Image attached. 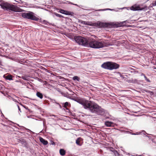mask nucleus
I'll return each instance as SVG.
<instances>
[{
	"label": "nucleus",
	"mask_w": 156,
	"mask_h": 156,
	"mask_svg": "<svg viewBox=\"0 0 156 156\" xmlns=\"http://www.w3.org/2000/svg\"><path fill=\"white\" fill-rule=\"evenodd\" d=\"M74 39L80 45L84 46L88 45V42L87 39L81 36L75 37Z\"/></svg>",
	"instance_id": "nucleus-6"
},
{
	"label": "nucleus",
	"mask_w": 156,
	"mask_h": 156,
	"mask_svg": "<svg viewBox=\"0 0 156 156\" xmlns=\"http://www.w3.org/2000/svg\"><path fill=\"white\" fill-rule=\"evenodd\" d=\"M87 24L95 27H96L101 28V27H107L109 26V24L106 23H103L98 21L95 23H92L91 24Z\"/></svg>",
	"instance_id": "nucleus-7"
},
{
	"label": "nucleus",
	"mask_w": 156,
	"mask_h": 156,
	"mask_svg": "<svg viewBox=\"0 0 156 156\" xmlns=\"http://www.w3.org/2000/svg\"><path fill=\"white\" fill-rule=\"evenodd\" d=\"M69 106H70V104H69L68 102H66L64 103L63 107L67 109V107H69Z\"/></svg>",
	"instance_id": "nucleus-17"
},
{
	"label": "nucleus",
	"mask_w": 156,
	"mask_h": 156,
	"mask_svg": "<svg viewBox=\"0 0 156 156\" xmlns=\"http://www.w3.org/2000/svg\"><path fill=\"white\" fill-rule=\"evenodd\" d=\"M36 95L37 97L41 99H42L43 98V95L42 94L39 92H37Z\"/></svg>",
	"instance_id": "nucleus-15"
},
{
	"label": "nucleus",
	"mask_w": 156,
	"mask_h": 156,
	"mask_svg": "<svg viewBox=\"0 0 156 156\" xmlns=\"http://www.w3.org/2000/svg\"><path fill=\"white\" fill-rule=\"evenodd\" d=\"M51 144H52V145H55V143L53 141H52L51 142Z\"/></svg>",
	"instance_id": "nucleus-21"
},
{
	"label": "nucleus",
	"mask_w": 156,
	"mask_h": 156,
	"mask_svg": "<svg viewBox=\"0 0 156 156\" xmlns=\"http://www.w3.org/2000/svg\"><path fill=\"white\" fill-rule=\"evenodd\" d=\"M22 16L24 18L34 21H37L39 20V18L36 16L34 13L31 12L22 13Z\"/></svg>",
	"instance_id": "nucleus-5"
},
{
	"label": "nucleus",
	"mask_w": 156,
	"mask_h": 156,
	"mask_svg": "<svg viewBox=\"0 0 156 156\" xmlns=\"http://www.w3.org/2000/svg\"><path fill=\"white\" fill-rule=\"evenodd\" d=\"M18 109H19V111H20V112H21V111L20 108V107H19L18 105Z\"/></svg>",
	"instance_id": "nucleus-22"
},
{
	"label": "nucleus",
	"mask_w": 156,
	"mask_h": 156,
	"mask_svg": "<svg viewBox=\"0 0 156 156\" xmlns=\"http://www.w3.org/2000/svg\"><path fill=\"white\" fill-rule=\"evenodd\" d=\"M19 142L21 143V144L24 146L25 147H27V143L26 141L23 139H21L19 140Z\"/></svg>",
	"instance_id": "nucleus-10"
},
{
	"label": "nucleus",
	"mask_w": 156,
	"mask_h": 156,
	"mask_svg": "<svg viewBox=\"0 0 156 156\" xmlns=\"http://www.w3.org/2000/svg\"><path fill=\"white\" fill-rule=\"evenodd\" d=\"M74 100L82 105L85 109H88L92 113L98 115H103L105 113L104 110L94 102L86 100L82 98H77Z\"/></svg>",
	"instance_id": "nucleus-1"
},
{
	"label": "nucleus",
	"mask_w": 156,
	"mask_h": 156,
	"mask_svg": "<svg viewBox=\"0 0 156 156\" xmlns=\"http://www.w3.org/2000/svg\"><path fill=\"white\" fill-rule=\"evenodd\" d=\"M101 67L104 69L112 70L118 69L119 67V65L112 62H107L103 63Z\"/></svg>",
	"instance_id": "nucleus-4"
},
{
	"label": "nucleus",
	"mask_w": 156,
	"mask_h": 156,
	"mask_svg": "<svg viewBox=\"0 0 156 156\" xmlns=\"http://www.w3.org/2000/svg\"><path fill=\"white\" fill-rule=\"evenodd\" d=\"M144 77L147 81L149 82H150V80L148 79L145 76H144Z\"/></svg>",
	"instance_id": "nucleus-20"
},
{
	"label": "nucleus",
	"mask_w": 156,
	"mask_h": 156,
	"mask_svg": "<svg viewBox=\"0 0 156 156\" xmlns=\"http://www.w3.org/2000/svg\"><path fill=\"white\" fill-rule=\"evenodd\" d=\"M59 153L62 156H64L66 153V151L63 149H61L59 150Z\"/></svg>",
	"instance_id": "nucleus-14"
},
{
	"label": "nucleus",
	"mask_w": 156,
	"mask_h": 156,
	"mask_svg": "<svg viewBox=\"0 0 156 156\" xmlns=\"http://www.w3.org/2000/svg\"><path fill=\"white\" fill-rule=\"evenodd\" d=\"M4 77L6 80H13L12 76L11 75H8L6 76L4 75Z\"/></svg>",
	"instance_id": "nucleus-13"
},
{
	"label": "nucleus",
	"mask_w": 156,
	"mask_h": 156,
	"mask_svg": "<svg viewBox=\"0 0 156 156\" xmlns=\"http://www.w3.org/2000/svg\"><path fill=\"white\" fill-rule=\"evenodd\" d=\"M0 5L1 8L5 10L11 11L15 12H20L21 9L18 6L6 2H2L1 3Z\"/></svg>",
	"instance_id": "nucleus-2"
},
{
	"label": "nucleus",
	"mask_w": 156,
	"mask_h": 156,
	"mask_svg": "<svg viewBox=\"0 0 156 156\" xmlns=\"http://www.w3.org/2000/svg\"><path fill=\"white\" fill-rule=\"evenodd\" d=\"M81 140L82 139L80 137L77 138V139L76 140V144L79 146H81V144H80V142Z\"/></svg>",
	"instance_id": "nucleus-16"
},
{
	"label": "nucleus",
	"mask_w": 156,
	"mask_h": 156,
	"mask_svg": "<svg viewBox=\"0 0 156 156\" xmlns=\"http://www.w3.org/2000/svg\"><path fill=\"white\" fill-rule=\"evenodd\" d=\"M59 12L66 15H72L73 14L72 12H69L62 9H59Z\"/></svg>",
	"instance_id": "nucleus-9"
},
{
	"label": "nucleus",
	"mask_w": 156,
	"mask_h": 156,
	"mask_svg": "<svg viewBox=\"0 0 156 156\" xmlns=\"http://www.w3.org/2000/svg\"><path fill=\"white\" fill-rule=\"evenodd\" d=\"M55 15L57 17H60V18H63L64 16H62L61 15L59 14L58 13H54Z\"/></svg>",
	"instance_id": "nucleus-18"
},
{
	"label": "nucleus",
	"mask_w": 156,
	"mask_h": 156,
	"mask_svg": "<svg viewBox=\"0 0 156 156\" xmlns=\"http://www.w3.org/2000/svg\"><path fill=\"white\" fill-rule=\"evenodd\" d=\"M73 79L74 80H77L78 81H79V80H80V78H79V77H78V76H74L73 78Z\"/></svg>",
	"instance_id": "nucleus-19"
},
{
	"label": "nucleus",
	"mask_w": 156,
	"mask_h": 156,
	"mask_svg": "<svg viewBox=\"0 0 156 156\" xmlns=\"http://www.w3.org/2000/svg\"><path fill=\"white\" fill-rule=\"evenodd\" d=\"M89 46L92 48H99L107 47L108 44L104 41H100L93 40L88 42Z\"/></svg>",
	"instance_id": "nucleus-3"
},
{
	"label": "nucleus",
	"mask_w": 156,
	"mask_h": 156,
	"mask_svg": "<svg viewBox=\"0 0 156 156\" xmlns=\"http://www.w3.org/2000/svg\"><path fill=\"white\" fill-rule=\"evenodd\" d=\"M153 4L154 5L156 6V0L154 2Z\"/></svg>",
	"instance_id": "nucleus-23"
},
{
	"label": "nucleus",
	"mask_w": 156,
	"mask_h": 156,
	"mask_svg": "<svg viewBox=\"0 0 156 156\" xmlns=\"http://www.w3.org/2000/svg\"><path fill=\"white\" fill-rule=\"evenodd\" d=\"M141 76H145V75L143 73H142L141 74Z\"/></svg>",
	"instance_id": "nucleus-24"
},
{
	"label": "nucleus",
	"mask_w": 156,
	"mask_h": 156,
	"mask_svg": "<svg viewBox=\"0 0 156 156\" xmlns=\"http://www.w3.org/2000/svg\"><path fill=\"white\" fill-rule=\"evenodd\" d=\"M24 107L26 109H28V108L27 107H26L25 106H24Z\"/></svg>",
	"instance_id": "nucleus-25"
},
{
	"label": "nucleus",
	"mask_w": 156,
	"mask_h": 156,
	"mask_svg": "<svg viewBox=\"0 0 156 156\" xmlns=\"http://www.w3.org/2000/svg\"><path fill=\"white\" fill-rule=\"evenodd\" d=\"M145 8V7H141L139 5H134L130 8V9L133 11L142 10Z\"/></svg>",
	"instance_id": "nucleus-8"
},
{
	"label": "nucleus",
	"mask_w": 156,
	"mask_h": 156,
	"mask_svg": "<svg viewBox=\"0 0 156 156\" xmlns=\"http://www.w3.org/2000/svg\"><path fill=\"white\" fill-rule=\"evenodd\" d=\"M105 125L108 127H111L113 126L114 123L112 122L109 121L106 122L105 123Z\"/></svg>",
	"instance_id": "nucleus-12"
},
{
	"label": "nucleus",
	"mask_w": 156,
	"mask_h": 156,
	"mask_svg": "<svg viewBox=\"0 0 156 156\" xmlns=\"http://www.w3.org/2000/svg\"><path fill=\"white\" fill-rule=\"evenodd\" d=\"M16 81V82H19V81H17H17Z\"/></svg>",
	"instance_id": "nucleus-26"
},
{
	"label": "nucleus",
	"mask_w": 156,
	"mask_h": 156,
	"mask_svg": "<svg viewBox=\"0 0 156 156\" xmlns=\"http://www.w3.org/2000/svg\"><path fill=\"white\" fill-rule=\"evenodd\" d=\"M39 140L40 142L44 145H46L48 144V141L44 139L42 137H40Z\"/></svg>",
	"instance_id": "nucleus-11"
}]
</instances>
